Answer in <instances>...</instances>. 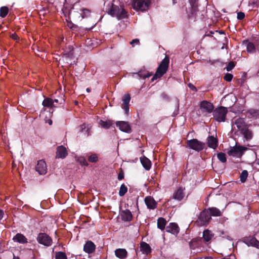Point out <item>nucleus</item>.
Listing matches in <instances>:
<instances>
[{
    "label": "nucleus",
    "instance_id": "f257e3e1",
    "mask_svg": "<svg viewBox=\"0 0 259 259\" xmlns=\"http://www.w3.org/2000/svg\"><path fill=\"white\" fill-rule=\"evenodd\" d=\"M169 63V58L168 56H166L158 66L155 74L151 79V81L160 78L166 72L168 68Z\"/></svg>",
    "mask_w": 259,
    "mask_h": 259
},
{
    "label": "nucleus",
    "instance_id": "f03ea898",
    "mask_svg": "<svg viewBox=\"0 0 259 259\" xmlns=\"http://www.w3.org/2000/svg\"><path fill=\"white\" fill-rule=\"evenodd\" d=\"M106 12L112 16H116L118 19L124 18L126 16V12L121 6H118L112 4L110 7L106 10Z\"/></svg>",
    "mask_w": 259,
    "mask_h": 259
},
{
    "label": "nucleus",
    "instance_id": "7ed1b4c3",
    "mask_svg": "<svg viewBox=\"0 0 259 259\" xmlns=\"http://www.w3.org/2000/svg\"><path fill=\"white\" fill-rule=\"evenodd\" d=\"M228 112V110L227 107L219 106L213 110L212 112L213 117L215 120L219 122H225Z\"/></svg>",
    "mask_w": 259,
    "mask_h": 259
},
{
    "label": "nucleus",
    "instance_id": "20e7f679",
    "mask_svg": "<svg viewBox=\"0 0 259 259\" xmlns=\"http://www.w3.org/2000/svg\"><path fill=\"white\" fill-rule=\"evenodd\" d=\"M187 147L196 151H202L205 146V144L197 139H193L186 141Z\"/></svg>",
    "mask_w": 259,
    "mask_h": 259
},
{
    "label": "nucleus",
    "instance_id": "39448f33",
    "mask_svg": "<svg viewBox=\"0 0 259 259\" xmlns=\"http://www.w3.org/2000/svg\"><path fill=\"white\" fill-rule=\"evenodd\" d=\"M211 220V218L208 211H206V209H204L200 213L196 223L197 226H206Z\"/></svg>",
    "mask_w": 259,
    "mask_h": 259
},
{
    "label": "nucleus",
    "instance_id": "423d86ee",
    "mask_svg": "<svg viewBox=\"0 0 259 259\" xmlns=\"http://www.w3.org/2000/svg\"><path fill=\"white\" fill-rule=\"evenodd\" d=\"M246 150V147L236 145L234 147H231L230 149L228 151V154L233 157L240 158Z\"/></svg>",
    "mask_w": 259,
    "mask_h": 259
},
{
    "label": "nucleus",
    "instance_id": "0eeeda50",
    "mask_svg": "<svg viewBox=\"0 0 259 259\" xmlns=\"http://www.w3.org/2000/svg\"><path fill=\"white\" fill-rule=\"evenodd\" d=\"M149 0H133L132 3L133 8L137 11H146L149 6Z\"/></svg>",
    "mask_w": 259,
    "mask_h": 259
},
{
    "label": "nucleus",
    "instance_id": "6e6552de",
    "mask_svg": "<svg viewBox=\"0 0 259 259\" xmlns=\"http://www.w3.org/2000/svg\"><path fill=\"white\" fill-rule=\"evenodd\" d=\"M36 239L39 244L46 246H51L53 242L51 237L45 233H39Z\"/></svg>",
    "mask_w": 259,
    "mask_h": 259
},
{
    "label": "nucleus",
    "instance_id": "1a4fd4ad",
    "mask_svg": "<svg viewBox=\"0 0 259 259\" xmlns=\"http://www.w3.org/2000/svg\"><path fill=\"white\" fill-rule=\"evenodd\" d=\"M200 108L203 112L210 113L214 110V106L208 101H203L200 103Z\"/></svg>",
    "mask_w": 259,
    "mask_h": 259
},
{
    "label": "nucleus",
    "instance_id": "9d476101",
    "mask_svg": "<svg viewBox=\"0 0 259 259\" xmlns=\"http://www.w3.org/2000/svg\"><path fill=\"white\" fill-rule=\"evenodd\" d=\"M243 241L248 246H252L259 249V241L253 236L245 237Z\"/></svg>",
    "mask_w": 259,
    "mask_h": 259
},
{
    "label": "nucleus",
    "instance_id": "9b49d317",
    "mask_svg": "<svg viewBox=\"0 0 259 259\" xmlns=\"http://www.w3.org/2000/svg\"><path fill=\"white\" fill-rule=\"evenodd\" d=\"M190 4L191 6L190 14L189 15L190 18L196 19L198 16V3L195 0H190Z\"/></svg>",
    "mask_w": 259,
    "mask_h": 259
},
{
    "label": "nucleus",
    "instance_id": "f8f14e48",
    "mask_svg": "<svg viewBox=\"0 0 259 259\" xmlns=\"http://www.w3.org/2000/svg\"><path fill=\"white\" fill-rule=\"evenodd\" d=\"M116 124L120 131L127 133L131 132V126L127 122L124 121H117Z\"/></svg>",
    "mask_w": 259,
    "mask_h": 259
},
{
    "label": "nucleus",
    "instance_id": "ddd939ff",
    "mask_svg": "<svg viewBox=\"0 0 259 259\" xmlns=\"http://www.w3.org/2000/svg\"><path fill=\"white\" fill-rule=\"evenodd\" d=\"M35 170L40 175H45L47 172V165L45 161L43 160L38 161L37 164L35 166Z\"/></svg>",
    "mask_w": 259,
    "mask_h": 259
},
{
    "label": "nucleus",
    "instance_id": "4468645a",
    "mask_svg": "<svg viewBox=\"0 0 259 259\" xmlns=\"http://www.w3.org/2000/svg\"><path fill=\"white\" fill-rule=\"evenodd\" d=\"M95 249L96 245L92 241H87L83 246V251L88 254L93 253Z\"/></svg>",
    "mask_w": 259,
    "mask_h": 259
},
{
    "label": "nucleus",
    "instance_id": "2eb2a0df",
    "mask_svg": "<svg viewBox=\"0 0 259 259\" xmlns=\"http://www.w3.org/2000/svg\"><path fill=\"white\" fill-rule=\"evenodd\" d=\"M144 201L148 209H154L157 207V203L152 196L146 197Z\"/></svg>",
    "mask_w": 259,
    "mask_h": 259
},
{
    "label": "nucleus",
    "instance_id": "dca6fc26",
    "mask_svg": "<svg viewBox=\"0 0 259 259\" xmlns=\"http://www.w3.org/2000/svg\"><path fill=\"white\" fill-rule=\"evenodd\" d=\"M131 100V95L129 94H125L122 98V107L124 110L125 114L129 112V103Z\"/></svg>",
    "mask_w": 259,
    "mask_h": 259
},
{
    "label": "nucleus",
    "instance_id": "f3484780",
    "mask_svg": "<svg viewBox=\"0 0 259 259\" xmlns=\"http://www.w3.org/2000/svg\"><path fill=\"white\" fill-rule=\"evenodd\" d=\"M121 220L124 222H131L133 219V215L129 209L123 210L120 212Z\"/></svg>",
    "mask_w": 259,
    "mask_h": 259
},
{
    "label": "nucleus",
    "instance_id": "a211bd4d",
    "mask_svg": "<svg viewBox=\"0 0 259 259\" xmlns=\"http://www.w3.org/2000/svg\"><path fill=\"white\" fill-rule=\"evenodd\" d=\"M207 144L209 148L215 149L218 145V140L213 136H209L207 139Z\"/></svg>",
    "mask_w": 259,
    "mask_h": 259
},
{
    "label": "nucleus",
    "instance_id": "6ab92c4d",
    "mask_svg": "<svg viewBox=\"0 0 259 259\" xmlns=\"http://www.w3.org/2000/svg\"><path fill=\"white\" fill-rule=\"evenodd\" d=\"M67 155L66 149L63 146H58L57 148L56 158H64Z\"/></svg>",
    "mask_w": 259,
    "mask_h": 259
},
{
    "label": "nucleus",
    "instance_id": "aec40b11",
    "mask_svg": "<svg viewBox=\"0 0 259 259\" xmlns=\"http://www.w3.org/2000/svg\"><path fill=\"white\" fill-rule=\"evenodd\" d=\"M166 231L173 234H178L179 232V228L176 223H170L169 225L166 227Z\"/></svg>",
    "mask_w": 259,
    "mask_h": 259
},
{
    "label": "nucleus",
    "instance_id": "412c9836",
    "mask_svg": "<svg viewBox=\"0 0 259 259\" xmlns=\"http://www.w3.org/2000/svg\"><path fill=\"white\" fill-rule=\"evenodd\" d=\"M234 123L240 133L246 127V124L243 118H237L235 120Z\"/></svg>",
    "mask_w": 259,
    "mask_h": 259
},
{
    "label": "nucleus",
    "instance_id": "4be33fe9",
    "mask_svg": "<svg viewBox=\"0 0 259 259\" xmlns=\"http://www.w3.org/2000/svg\"><path fill=\"white\" fill-rule=\"evenodd\" d=\"M184 190L182 187L179 188L173 194V198L178 201L182 200L184 197Z\"/></svg>",
    "mask_w": 259,
    "mask_h": 259
},
{
    "label": "nucleus",
    "instance_id": "5701e85b",
    "mask_svg": "<svg viewBox=\"0 0 259 259\" xmlns=\"http://www.w3.org/2000/svg\"><path fill=\"white\" fill-rule=\"evenodd\" d=\"M116 256L120 259H125L127 255V252L125 249L118 248L115 250Z\"/></svg>",
    "mask_w": 259,
    "mask_h": 259
},
{
    "label": "nucleus",
    "instance_id": "b1692460",
    "mask_svg": "<svg viewBox=\"0 0 259 259\" xmlns=\"http://www.w3.org/2000/svg\"><path fill=\"white\" fill-rule=\"evenodd\" d=\"M206 211H208V214L210 217H220L222 214L220 210L214 207H209L207 209H206Z\"/></svg>",
    "mask_w": 259,
    "mask_h": 259
},
{
    "label": "nucleus",
    "instance_id": "393cba45",
    "mask_svg": "<svg viewBox=\"0 0 259 259\" xmlns=\"http://www.w3.org/2000/svg\"><path fill=\"white\" fill-rule=\"evenodd\" d=\"M64 56L69 59H72L74 57V48L72 46H68L64 51Z\"/></svg>",
    "mask_w": 259,
    "mask_h": 259
},
{
    "label": "nucleus",
    "instance_id": "a878e982",
    "mask_svg": "<svg viewBox=\"0 0 259 259\" xmlns=\"http://www.w3.org/2000/svg\"><path fill=\"white\" fill-rule=\"evenodd\" d=\"M13 239L14 241L17 242L19 243L25 244L28 242L27 239L26 237L21 233H17L13 237Z\"/></svg>",
    "mask_w": 259,
    "mask_h": 259
},
{
    "label": "nucleus",
    "instance_id": "bb28decb",
    "mask_svg": "<svg viewBox=\"0 0 259 259\" xmlns=\"http://www.w3.org/2000/svg\"><path fill=\"white\" fill-rule=\"evenodd\" d=\"M140 161L143 166L146 170H148L151 168V162L148 158L143 156L140 158Z\"/></svg>",
    "mask_w": 259,
    "mask_h": 259
},
{
    "label": "nucleus",
    "instance_id": "cd10ccee",
    "mask_svg": "<svg viewBox=\"0 0 259 259\" xmlns=\"http://www.w3.org/2000/svg\"><path fill=\"white\" fill-rule=\"evenodd\" d=\"M214 234L211 231L206 229L203 232V238L205 242H209L213 237Z\"/></svg>",
    "mask_w": 259,
    "mask_h": 259
},
{
    "label": "nucleus",
    "instance_id": "c85d7f7f",
    "mask_svg": "<svg viewBox=\"0 0 259 259\" xmlns=\"http://www.w3.org/2000/svg\"><path fill=\"white\" fill-rule=\"evenodd\" d=\"M141 250L144 253L148 254L151 251L150 245L146 242H142L140 245Z\"/></svg>",
    "mask_w": 259,
    "mask_h": 259
},
{
    "label": "nucleus",
    "instance_id": "c756f323",
    "mask_svg": "<svg viewBox=\"0 0 259 259\" xmlns=\"http://www.w3.org/2000/svg\"><path fill=\"white\" fill-rule=\"evenodd\" d=\"M166 223V221L164 218L162 217L159 218L157 220V228L161 231L164 230L165 228Z\"/></svg>",
    "mask_w": 259,
    "mask_h": 259
},
{
    "label": "nucleus",
    "instance_id": "7c9ffc66",
    "mask_svg": "<svg viewBox=\"0 0 259 259\" xmlns=\"http://www.w3.org/2000/svg\"><path fill=\"white\" fill-rule=\"evenodd\" d=\"M241 134L244 136V138L247 141L251 140L252 138V133L251 131L247 127L241 132Z\"/></svg>",
    "mask_w": 259,
    "mask_h": 259
},
{
    "label": "nucleus",
    "instance_id": "2f4dec72",
    "mask_svg": "<svg viewBox=\"0 0 259 259\" xmlns=\"http://www.w3.org/2000/svg\"><path fill=\"white\" fill-rule=\"evenodd\" d=\"M42 104L45 107L53 108L56 107V106L53 104V100L49 98H45Z\"/></svg>",
    "mask_w": 259,
    "mask_h": 259
},
{
    "label": "nucleus",
    "instance_id": "473e14b6",
    "mask_svg": "<svg viewBox=\"0 0 259 259\" xmlns=\"http://www.w3.org/2000/svg\"><path fill=\"white\" fill-rule=\"evenodd\" d=\"M137 74L140 77L143 78L144 79L148 78L152 75V73L149 72L146 70H140L138 73H137Z\"/></svg>",
    "mask_w": 259,
    "mask_h": 259
},
{
    "label": "nucleus",
    "instance_id": "72a5a7b5",
    "mask_svg": "<svg viewBox=\"0 0 259 259\" xmlns=\"http://www.w3.org/2000/svg\"><path fill=\"white\" fill-rule=\"evenodd\" d=\"M247 44V51L248 52L253 53L255 51V47L253 42H249L247 40L244 41V44Z\"/></svg>",
    "mask_w": 259,
    "mask_h": 259
},
{
    "label": "nucleus",
    "instance_id": "f704fd0d",
    "mask_svg": "<svg viewBox=\"0 0 259 259\" xmlns=\"http://www.w3.org/2000/svg\"><path fill=\"white\" fill-rule=\"evenodd\" d=\"M100 124L103 128L108 129L112 125L113 122L110 120L103 121L101 120L100 121Z\"/></svg>",
    "mask_w": 259,
    "mask_h": 259
},
{
    "label": "nucleus",
    "instance_id": "c9c22d12",
    "mask_svg": "<svg viewBox=\"0 0 259 259\" xmlns=\"http://www.w3.org/2000/svg\"><path fill=\"white\" fill-rule=\"evenodd\" d=\"M9 13V8L7 6H3L0 8V17L5 18Z\"/></svg>",
    "mask_w": 259,
    "mask_h": 259
},
{
    "label": "nucleus",
    "instance_id": "e433bc0d",
    "mask_svg": "<svg viewBox=\"0 0 259 259\" xmlns=\"http://www.w3.org/2000/svg\"><path fill=\"white\" fill-rule=\"evenodd\" d=\"M127 192V187L124 185V184H122L120 187L119 191V195L120 196H123Z\"/></svg>",
    "mask_w": 259,
    "mask_h": 259
},
{
    "label": "nucleus",
    "instance_id": "4c0bfd02",
    "mask_svg": "<svg viewBox=\"0 0 259 259\" xmlns=\"http://www.w3.org/2000/svg\"><path fill=\"white\" fill-rule=\"evenodd\" d=\"M248 175V171L246 170H243L242 171L240 176V180L241 183H244L246 182Z\"/></svg>",
    "mask_w": 259,
    "mask_h": 259
},
{
    "label": "nucleus",
    "instance_id": "58836bf2",
    "mask_svg": "<svg viewBox=\"0 0 259 259\" xmlns=\"http://www.w3.org/2000/svg\"><path fill=\"white\" fill-rule=\"evenodd\" d=\"M199 240L198 238H194L189 242V246L191 249H194L198 245Z\"/></svg>",
    "mask_w": 259,
    "mask_h": 259
},
{
    "label": "nucleus",
    "instance_id": "ea45409f",
    "mask_svg": "<svg viewBox=\"0 0 259 259\" xmlns=\"http://www.w3.org/2000/svg\"><path fill=\"white\" fill-rule=\"evenodd\" d=\"M55 259H67V257L65 252L58 251L55 253Z\"/></svg>",
    "mask_w": 259,
    "mask_h": 259
},
{
    "label": "nucleus",
    "instance_id": "a19ab883",
    "mask_svg": "<svg viewBox=\"0 0 259 259\" xmlns=\"http://www.w3.org/2000/svg\"><path fill=\"white\" fill-rule=\"evenodd\" d=\"M88 160L92 163H96L98 161L99 158L96 154L93 153L88 157Z\"/></svg>",
    "mask_w": 259,
    "mask_h": 259
},
{
    "label": "nucleus",
    "instance_id": "79ce46f5",
    "mask_svg": "<svg viewBox=\"0 0 259 259\" xmlns=\"http://www.w3.org/2000/svg\"><path fill=\"white\" fill-rule=\"evenodd\" d=\"M218 159L222 163H225L227 161L226 154L223 152H220L217 154Z\"/></svg>",
    "mask_w": 259,
    "mask_h": 259
},
{
    "label": "nucleus",
    "instance_id": "37998d69",
    "mask_svg": "<svg viewBox=\"0 0 259 259\" xmlns=\"http://www.w3.org/2000/svg\"><path fill=\"white\" fill-rule=\"evenodd\" d=\"M77 161L82 166H88L89 164L85 158L83 156H80L77 158Z\"/></svg>",
    "mask_w": 259,
    "mask_h": 259
},
{
    "label": "nucleus",
    "instance_id": "c03bdc74",
    "mask_svg": "<svg viewBox=\"0 0 259 259\" xmlns=\"http://www.w3.org/2000/svg\"><path fill=\"white\" fill-rule=\"evenodd\" d=\"M233 77V75L229 73H226L224 76V79L228 82H230L232 80V78Z\"/></svg>",
    "mask_w": 259,
    "mask_h": 259
},
{
    "label": "nucleus",
    "instance_id": "a18cd8bd",
    "mask_svg": "<svg viewBox=\"0 0 259 259\" xmlns=\"http://www.w3.org/2000/svg\"><path fill=\"white\" fill-rule=\"evenodd\" d=\"M234 67H235L234 63L232 61H231L228 63L227 67H226V69L227 71H230L234 68Z\"/></svg>",
    "mask_w": 259,
    "mask_h": 259
},
{
    "label": "nucleus",
    "instance_id": "49530a36",
    "mask_svg": "<svg viewBox=\"0 0 259 259\" xmlns=\"http://www.w3.org/2000/svg\"><path fill=\"white\" fill-rule=\"evenodd\" d=\"M248 113L254 117L258 115V111L256 110L250 109L248 111Z\"/></svg>",
    "mask_w": 259,
    "mask_h": 259
},
{
    "label": "nucleus",
    "instance_id": "de8ad7c7",
    "mask_svg": "<svg viewBox=\"0 0 259 259\" xmlns=\"http://www.w3.org/2000/svg\"><path fill=\"white\" fill-rule=\"evenodd\" d=\"M245 17V14L243 12H239L237 13V18L239 20H242Z\"/></svg>",
    "mask_w": 259,
    "mask_h": 259
},
{
    "label": "nucleus",
    "instance_id": "09e8293b",
    "mask_svg": "<svg viewBox=\"0 0 259 259\" xmlns=\"http://www.w3.org/2000/svg\"><path fill=\"white\" fill-rule=\"evenodd\" d=\"M90 11L88 9H84L82 10V17L83 18L87 17L90 15Z\"/></svg>",
    "mask_w": 259,
    "mask_h": 259
},
{
    "label": "nucleus",
    "instance_id": "8fccbe9b",
    "mask_svg": "<svg viewBox=\"0 0 259 259\" xmlns=\"http://www.w3.org/2000/svg\"><path fill=\"white\" fill-rule=\"evenodd\" d=\"M64 102V99H63L62 97H60L59 99H54L53 100V104L54 103H59L60 104H62Z\"/></svg>",
    "mask_w": 259,
    "mask_h": 259
},
{
    "label": "nucleus",
    "instance_id": "3c124183",
    "mask_svg": "<svg viewBox=\"0 0 259 259\" xmlns=\"http://www.w3.org/2000/svg\"><path fill=\"white\" fill-rule=\"evenodd\" d=\"M124 179V172L122 170H121L118 175V179L121 180Z\"/></svg>",
    "mask_w": 259,
    "mask_h": 259
},
{
    "label": "nucleus",
    "instance_id": "603ef678",
    "mask_svg": "<svg viewBox=\"0 0 259 259\" xmlns=\"http://www.w3.org/2000/svg\"><path fill=\"white\" fill-rule=\"evenodd\" d=\"M248 6H251L252 8H257L256 6V3L255 1H253L252 2H249L248 3Z\"/></svg>",
    "mask_w": 259,
    "mask_h": 259
},
{
    "label": "nucleus",
    "instance_id": "864d4df0",
    "mask_svg": "<svg viewBox=\"0 0 259 259\" xmlns=\"http://www.w3.org/2000/svg\"><path fill=\"white\" fill-rule=\"evenodd\" d=\"M140 43L139 40L137 38L133 39L132 41L130 42V44L133 46H134V44H138Z\"/></svg>",
    "mask_w": 259,
    "mask_h": 259
},
{
    "label": "nucleus",
    "instance_id": "5fc2aeb1",
    "mask_svg": "<svg viewBox=\"0 0 259 259\" xmlns=\"http://www.w3.org/2000/svg\"><path fill=\"white\" fill-rule=\"evenodd\" d=\"M188 87L190 88V89H191L193 91H197V89L196 88L194 85H193L191 83H189L188 84Z\"/></svg>",
    "mask_w": 259,
    "mask_h": 259
},
{
    "label": "nucleus",
    "instance_id": "6e6d98bb",
    "mask_svg": "<svg viewBox=\"0 0 259 259\" xmlns=\"http://www.w3.org/2000/svg\"><path fill=\"white\" fill-rule=\"evenodd\" d=\"M79 131L82 132L86 128V126L85 124H82L79 126Z\"/></svg>",
    "mask_w": 259,
    "mask_h": 259
},
{
    "label": "nucleus",
    "instance_id": "4d7b16f0",
    "mask_svg": "<svg viewBox=\"0 0 259 259\" xmlns=\"http://www.w3.org/2000/svg\"><path fill=\"white\" fill-rule=\"evenodd\" d=\"M11 38L12 39H13L14 40H17L19 37H18V36L16 34L14 33L11 35Z\"/></svg>",
    "mask_w": 259,
    "mask_h": 259
},
{
    "label": "nucleus",
    "instance_id": "13d9d810",
    "mask_svg": "<svg viewBox=\"0 0 259 259\" xmlns=\"http://www.w3.org/2000/svg\"><path fill=\"white\" fill-rule=\"evenodd\" d=\"M4 211L2 209H0V220H1L3 219V218L4 217Z\"/></svg>",
    "mask_w": 259,
    "mask_h": 259
},
{
    "label": "nucleus",
    "instance_id": "bf43d9fd",
    "mask_svg": "<svg viewBox=\"0 0 259 259\" xmlns=\"http://www.w3.org/2000/svg\"><path fill=\"white\" fill-rule=\"evenodd\" d=\"M256 3V6H257V8L259 7V0H254Z\"/></svg>",
    "mask_w": 259,
    "mask_h": 259
},
{
    "label": "nucleus",
    "instance_id": "052dcab7",
    "mask_svg": "<svg viewBox=\"0 0 259 259\" xmlns=\"http://www.w3.org/2000/svg\"><path fill=\"white\" fill-rule=\"evenodd\" d=\"M13 259H20L19 257L15 256L14 254H13Z\"/></svg>",
    "mask_w": 259,
    "mask_h": 259
},
{
    "label": "nucleus",
    "instance_id": "680f3d73",
    "mask_svg": "<svg viewBox=\"0 0 259 259\" xmlns=\"http://www.w3.org/2000/svg\"><path fill=\"white\" fill-rule=\"evenodd\" d=\"M256 163L257 164H258L259 165V158L256 159Z\"/></svg>",
    "mask_w": 259,
    "mask_h": 259
},
{
    "label": "nucleus",
    "instance_id": "e2e57ef3",
    "mask_svg": "<svg viewBox=\"0 0 259 259\" xmlns=\"http://www.w3.org/2000/svg\"><path fill=\"white\" fill-rule=\"evenodd\" d=\"M87 92H91V89H89V88H87V90H86Z\"/></svg>",
    "mask_w": 259,
    "mask_h": 259
},
{
    "label": "nucleus",
    "instance_id": "0e129e2a",
    "mask_svg": "<svg viewBox=\"0 0 259 259\" xmlns=\"http://www.w3.org/2000/svg\"><path fill=\"white\" fill-rule=\"evenodd\" d=\"M49 124L51 125L52 124V121L51 120H50L49 121Z\"/></svg>",
    "mask_w": 259,
    "mask_h": 259
},
{
    "label": "nucleus",
    "instance_id": "69168bd1",
    "mask_svg": "<svg viewBox=\"0 0 259 259\" xmlns=\"http://www.w3.org/2000/svg\"><path fill=\"white\" fill-rule=\"evenodd\" d=\"M221 259H231L230 258H227V257H224V258H221Z\"/></svg>",
    "mask_w": 259,
    "mask_h": 259
},
{
    "label": "nucleus",
    "instance_id": "338daca9",
    "mask_svg": "<svg viewBox=\"0 0 259 259\" xmlns=\"http://www.w3.org/2000/svg\"><path fill=\"white\" fill-rule=\"evenodd\" d=\"M175 0H173L174 4L176 3V2L174 1Z\"/></svg>",
    "mask_w": 259,
    "mask_h": 259
},
{
    "label": "nucleus",
    "instance_id": "774afa93",
    "mask_svg": "<svg viewBox=\"0 0 259 259\" xmlns=\"http://www.w3.org/2000/svg\"><path fill=\"white\" fill-rule=\"evenodd\" d=\"M86 131H87V132H88V131H89V129H87V130H86Z\"/></svg>",
    "mask_w": 259,
    "mask_h": 259
}]
</instances>
